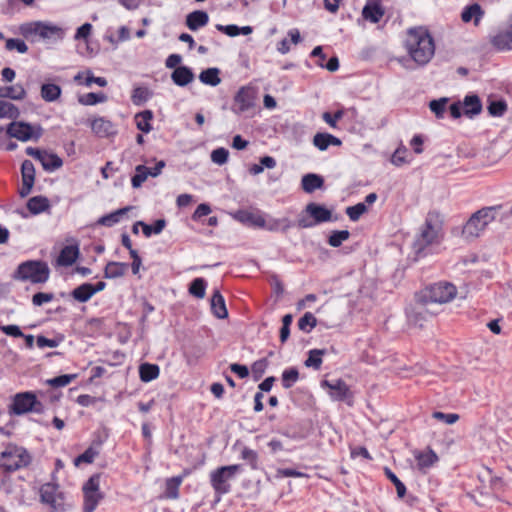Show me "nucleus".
Here are the masks:
<instances>
[{
    "mask_svg": "<svg viewBox=\"0 0 512 512\" xmlns=\"http://www.w3.org/2000/svg\"><path fill=\"white\" fill-rule=\"evenodd\" d=\"M457 295V288L450 282H438L423 289L417 296V305L408 313L412 325L420 324L417 316L429 312L433 304H446Z\"/></svg>",
    "mask_w": 512,
    "mask_h": 512,
    "instance_id": "obj_1",
    "label": "nucleus"
},
{
    "mask_svg": "<svg viewBox=\"0 0 512 512\" xmlns=\"http://www.w3.org/2000/svg\"><path fill=\"white\" fill-rule=\"evenodd\" d=\"M406 48L411 58L419 65L428 63L435 51L432 37L426 29L421 27L408 31Z\"/></svg>",
    "mask_w": 512,
    "mask_h": 512,
    "instance_id": "obj_2",
    "label": "nucleus"
},
{
    "mask_svg": "<svg viewBox=\"0 0 512 512\" xmlns=\"http://www.w3.org/2000/svg\"><path fill=\"white\" fill-rule=\"evenodd\" d=\"M501 206L483 207L474 212L461 229V237L465 241H474L479 238L487 227L496 219Z\"/></svg>",
    "mask_w": 512,
    "mask_h": 512,
    "instance_id": "obj_3",
    "label": "nucleus"
},
{
    "mask_svg": "<svg viewBox=\"0 0 512 512\" xmlns=\"http://www.w3.org/2000/svg\"><path fill=\"white\" fill-rule=\"evenodd\" d=\"M443 220L438 212H429L425 222L416 234L413 247L417 253L422 252L427 246L437 243L441 236Z\"/></svg>",
    "mask_w": 512,
    "mask_h": 512,
    "instance_id": "obj_4",
    "label": "nucleus"
},
{
    "mask_svg": "<svg viewBox=\"0 0 512 512\" xmlns=\"http://www.w3.org/2000/svg\"><path fill=\"white\" fill-rule=\"evenodd\" d=\"M20 33L26 39L35 40H59L63 38L64 31L61 27L41 21L28 22L20 26Z\"/></svg>",
    "mask_w": 512,
    "mask_h": 512,
    "instance_id": "obj_5",
    "label": "nucleus"
},
{
    "mask_svg": "<svg viewBox=\"0 0 512 512\" xmlns=\"http://www.w3.org/2000/svg\"><path fill=\"white\" fill-rule=\"evenodd\" d=\"M32 461L30 453L21 446L9 444L0 455V467L13 472L27 467Z\"/></svg>",
    "mask_w": 512,
    "mask_h": 512,
    "instance_id": "obj_6",
    "label": "nucleus"
},
{
    "mask_svg": "<svg viewBox=\"0 0 512 512\" xmlns=\"http://www.w3.org/2000/svg\"><path fill=\"white\" fill-rule=\"evenodd\" d=\"M50 270L47 263L42 261H26L18 266L15 278L32 283H45Z\"/></svg>",
    "mask_w": 512,
    "mask_h": 512,
    "instance_id": "obj_7",
    "label": "nucleus"
},
{
    "mask_svg": "<svg viewBox=\"0 0 512 512\" xmlns=\"http://www.w3.org/2000/svg\"><path fill=\"white\" fill-rule=\"evenodd\" d=\"M240 471V465L222 466L210 473V482L219 495L226 494L230 491V481Z\"/></svg>",
    "mask_w": 512,
    "mask_h": 512,
    "instance_id": "obj_8",
    "label": "nucleus"
},
{
    "mask_svg": "<svg viewBox=\"0 0 512 512\" xmlns=\"http://www.w3.org/2000/svg\"><path fill=\"white\" fill-rule=\"evenodd\" d=\"M83 512H94L104 495L100 491V475H92L83 485Z\"/></svg>",
    "mask_w": 512,
    "mask_h": 512,
    "instance_id": "obj_9",
    "label": "nucleus"
},
{
    "mask_svg": "<svg viewBox=\"0 0 512 512\" xmlns=\"http://www.w3.org/2000/svg\"><path fill=\"white\" fill-rule=\"evenodd\" d=\"M11 410L16 415H22L30 411L42 412V404L32 392H23L15 395Z\"/></svg>",
    "mask_w": 512,
    "mask_h": 512,
    "instance_id": "obj_10",
    "label": "nucleus"
},
{
    "mask_svg": "<svg viewBox=\"0 0 512 512\" xmlns=\"http://www.w3.org/2000/svg\"><path fill=\"white\" fill-rule=\"evenodd\" d=\"M42 132L40 125L33 126L24 122H12L7 127V134L20 141L37 140L42 136Z\"/></svg>",
    "mask_w": 512,
    "mask_h": 512,
    "instance_id": "obj_11",
    "label": "nucleus"
},
{
    "mask_svg": "<svg viewBox=\"0 0 512 512\" xmlns=\"http://www.w3.org/2000/svg\"><path fill=\"white\" fill-rule=\"evenodd\" d=\"M256 90L251 86L241 87L234 97L233 111L237 114L244 113L254 107Z\"/></svg>",
    "mask_w": 512,
    "mask_h": 512,
    "instance_id": "obj_12",
    "label": "nucleus"
},
{
    "mask_svg": "<svg viewBox=\"0 0 512 512\" xmlns=\"http://www.w3.org/2000/svg\"><path fill=\"white\" fill-rule=\"evenodd\" d=\"M22 187L19 190L21 197H26L32 190L35 179V168L30 160H25L21 166Z\"/></svg>",
    "mask_w": 512,
    "mask_h": 512,
    "instance_id": "obj_13",
    "label": "nucleus"
},
{
    "mask_svg": "<svg viewBox=\"0 0 512 512\" xmlns=\"http://www.w3.org/2000/svg\"><path fill=\"white\" fill-rule=\"evenodd\" d=\"M322 386L330 390V397L336 401H342L350 395L349 387L342 379L324 380L322 381Z\"/></svg>",
    "mask_w": 512,
    "mask_h": 512,
    "instance_id": "obj_14",
    "label": "nucleus"
},
{
    "mask_svg": "<svg viewBox=\"0 0 512 512\" xmlns=\"http://www.w3.org/2000/svg\"><path fill=\"white\" fill-rule=\"evenodd\" d=\"M90 127L93 133L101 138L116 134L115 125L104 117H96L90 120Z\"/></svg>",
    "mask_w": 512,
    "mask_h": 512,
    "instance_id": "obj_15",
    "label": "nucleus"
},
{
    "mask_svg": "<svg viewBox=\"0 0 512 512\" xmlns=\"http://www.w3.org/2000/svg\"><path fill=\"white\" fill-rule=\"evenodd\" d=\"M234 218L236 220H238L239 222L246 224V225H250V226H254V227H258V228L265 227V218L259 212L240 210L234 214Z\"/></svg>",
    "mask_w": 512,
    "mask_h": 512,
    "instance_id": "obj_16",
    "label": "nucleus"
},
{
    "mask_svg": "<svg viewBox=\"0 0 512 512\" xmlns=\"http://www.w3.org/2000/svg\"><path fill=\"white\" fill-rule=\"evenodd\" d=\"M305 212L312 217L314 225L330 221L332 217L330 210L316 203H309L305 208Z\"/></svg>",
    "mask_w": 512,
    "mask_h": 512,
    "instance_id": "obj_17",
    "label": "nucleus"
},
{
    "mask_svg": "<svg viewBox=\"0 0 512 512\" xmlns=\"http://www.w3.org/2000/svg\"><path fill=\"white\" fill-rule=\"evenodd\" d=\"M414 457L416 460L417 468L422 472H425L438 461V456L431 449L415 451Z\"/></svg>",
    "mask_w": 512,
    "mask_h": 512,
    "instance_id": "obj_18",
    "label": "nucleus"
},
{
    "mask_svg": "<svg viewBox=\"0 0 512 512\" xmlns=\"http://www.w3.org/2000/svg\"><path fill=\"white\" fill-rule=\"evenodd\" d=\"M208 21L209 16L207 12L202 10L193 11L186 16V25L192 31H196L199 28L204 27L207 25Z\"/></svg>",
    "mask_w": 512,
    "mask_h": 512,
    "instance_id": "obj_19",
    "label": "nucleus"
},
{
    "mask_svg": "<svg viewBox=\"0 0 512 512\" xmlns=\"http://www.w3.org/2000/svg\"><path fill=\"white\" fill-rule=\"evenodd\" d=\"M173 82L178 86H186L194 79L192 70L187 66H178L171 74Z\"/></svg>",
    "mask_w": 512,
    "mask_h": 512,
    "instance_id": "obj_20",
    "label": "nucleus"
},
{
    "mask_svg": "<svg viewBox=\"0 0 512 512\" xmlns=\"http://www.w3.org/2000/svg\"><path fill=\"white\" fill-rule=\"evenodd\" d=\"M341 140L329 133H316L313 137V145L320 151H325L330 145L340 146Z\"/></svg>",
    "mask_w": 512,
    "mask_h": 512,
    "instance_id": "obj_21",
    "label": "nucleus"
},
{
    "mask_svg": "<svg viewBox=\"0 0 512 512\" xmlns=\"http://www.w3.org/2000/svg\"><path fill=\"white\" fill-rule=\"evenodd\" d=\"M323 185V177L314 173L304 175L301 180L302 189L306 193H313L316 189H321Z\"/></svg>",
    "mask_w": 512,
    "mask_h": 512,
    "instance_id": "obj_22",
    "label": "nucleus"
},
{
    "mask_svg": "<svg viewBox=\"0 0 512 512\" xmlns=\"http://www.w3.org/2000/svg\"><path fill=\"white\" fill-rule=\"evenodd\" d=\"M384 9L377 2H368L362 11L364 19L377 23L384 15Z\"/></svg>",
    "mask_w": 512,
    "mask_h": 512,
    "instance_id": "obj_23",
    "label": "nucleus"
},
{
    "mask_svg": "<svg viewBox=\"0 0 512 512\" xmlns=\"http://www.w3.org/2000/svg\"><path fill=\"white\" fill-rule=\"evenodd\" d=\"M211 309L213 314L219 319H225L228 316L224 298L219 290H215L212 295Z\"/></svg>",
    "mask_w": 512,
    "mask_h": 512,
    "instance_id": "obj_24",
    "label": "nucleus"
},
{
    "mask_svg": "<svg viewBox=\"0 0 512 512\" xmlns=\"http://www.w3.org/2000/svg\"><path fill=\"white\" fill-rule=\"evenodd\" d=\"M79 255V250L76 246H65L58 258H57V264L60 266H71L77 259Z\"/></svg>",
    "mask_w": 512,
    "mask_h": 512,
    "instance_id": "obj_25",
    "label": "nucleus"
},
{
    "mask_svg": "<svg viewBox=\"0 0 512 512\" xmlns=\"http://www.w3.org/2000/svg\"><path fill=\"white\" fill-rule=\"evenodd\" d=\"M464 114L466 116L478 115L482 110V104L477 95H468L463 101Z\"/></svg>",
    "mask_w": 512,
    "mask_h": 512,
    "instance_id": "obj_26",
    "label": "nucleus"
},
{
    "mask_svg": "<svg viewBox=\"0 0 512 512\" xmlns=\"http://www.w3.org/2000/svg\"><path fill=\"white\" fill-rule=\"evenodd\" d=\"M128 269L126 263L121 262H109L104 269V277L108 279H114L122 277Z\"/></svg>",
    "mask_w": 512,
    "mask_h": 512,
    "instance_id": "obj_27",
    "label": "nucleus"
},
{
    "mask_svg": "<svg viewBox=\"0 0 512 512\" xmlns=\"http://www.w3.org/2000/svg\"><path fill=\"white\" fill-rule=\"evenodd\" d=\"M41 97L46 102H54L61 96L62 89L59 85L45 83L41 86Z\"/></svg>",
    "mask_w": 512,
    "mask_h": 512,
    "instance_id": "obj_28",
    "label": "nucleus"
},
{
    "mask_svg": "<svg viewBox=\"0 0 512 512\" xmlns=\"http://www.w3.org/2000/svg\"><path fill=\"white\" fill-rule=\"evenodd\" d=\"M153 113L150 110H145L135 115V122L137 128L144 132L149 133L152 130L151 120Z\"/></svg>",
    "mask_w": 512,
    "mask_h": 512,
    "instance_id": "obj_29",
    "label": "nucleus"
},
{
    "mask_svg": "<svg viewBox=\"0 0 512 512\" xmlns=\"http://www.w3.org/2000/svg\"><path fill=\"white\" fill-rule=\"evenodd\" d=\"M182 481V476L167 479L165 483V497L168 499H177L179 497V487Z\"/></svg>",
    "mask_w": 512,
    "mask_h": 512,
    "instance_id": "obj_30",
    "label": "nucleus"
},
{
    "mask_svg": "<svg viewBox=\"0 0 512 512\" xmlns=\"http://www.w3.org/2000/svg\"><path fill=\"white\" fill-rule=\"evenodd\" d=\"M159 367L156 364L144 363L139 367L140 379L143 382H150L159 376Z\"/></svg>",
    "mask_w": 512,
    "mask_h": 512,
    "instance_id": "obj_31",
    "label": "nucleus"
},
{
    "mask_svg": "<svg viewBox=\"0 0 512 512\" xmlns=\"http://www.w3.org/2000/svg\"><path fill=\"white\" fill-rule=\"evenodd\" d=\"M482 16L483 10L479 4H472L466 7L461 14L463 22H470L474 18L475 25H478Z\"/></svg>",
    "mask_w": 512,
    "mask_h": 512,
    "instance_id": "obj_32",
    "label": "nucleus"
},
{
    "mask_svg": "<svg viewBox=\"0 0 512 512\" xmlns=\"http://www.w3.org/2000/svg\"><path fill=\"white\" fill-rule=\"evenodd\" d=\"M26 92L21 85L0 87V98H11L21 100L25 97Z\"/></svg>",
    "mask_w": 512,
    "mask_h": 512,
    "instance_id": "obj_33",
    "label": "nucleus"
},
{
    "mask_svg": "<svg viewBox=\"0 0 512 512\" xmlns=\"http://www.w3.org/2000/svg\"><path fill=\"white\" fill-rule=\"evenodd\" d=\"M40 162L43 168L48 171H54L63 165V161L58 155L47 152L44 153Z\"/></svg>",
    "mask_w": 512,
    "mask_h": 512,
    "instance_id": "obj_34",
    "label": "nucleus"
},
{
    "mask_svg": "<svg viewBox=\"0 0 512 512\" xmlns=\"http://www.w3.org/2000/svg\"><path fill=\"white\" fill-rule=\"evenodd\" d=\"M49 207V201L46 197L35 196L28 200L27 208L33 214L45 211Z\"/></svg>",
    "mask_w": 512,
    "mask_h": 512,
    "instance_id": "obj_35",
    "label": "nucleus"
},
{
    "mask_svg": "<svg viewBox=\"0 0 512 512\" xmlns=\"http://www.w3.org/2000/svg\"><path fill=\"white\" fill-rule=\"evenodd\" d=\"M130 209V207H124L110 214L104 215L98 220V224L107 227L113 226L114 224L118 223L120 221V217L126 214Z\"/></svg>",
    "mask_w": 512,
    "mask_h": 512,
    "instance_id": "obj_36",
    "label": "nucleus"
},
{
    "mask_svg": "<svg viewBox=\"0 0 512 512\" xmlns=\"http://www.w3.org/2000/svg\"><path fill=\"white\" fill-rule=\"evenodd\" d=\"M199 79L206 85L217 86L221 82L219 77V69L208 68L200 73Z\"/></svg>",
    "mask_w": 512,
    "mask_h": 512,
    "instance_id": "obj_37",
    "label": "nucleus"
},
{
    "mask_svg": "<svg viewBox=\"0 0 512 512\" xmlns=\"http://www.w3.org/2000/svg\"><path fill=\"white\" fill-rule=\"evenodd\" d=\"M92 284L84 283L72 292V296L79 302H87L93 296Z\"/></svg>",
    "mask_w": 512,
    "mask_h": 512,
    "instance_id": "obj_38",
    "label": "nucleus"
},
{
    "mask_svg": "<svg viewBox=\"0 0 512 512\" xmlns=\"http://www.w3.org/2000/svg\"><path fill=\"white\" fill-rule=\"evenodd\" d=\"M326 353L324 349H313L309 351L308 358L305 360V366L313 367L318 370L322 364V356Z\"/></svg>",
    "mask_w": 512,
    "mask_h": 512,
    "instance_id": "obj_39",
    "label": "nucleus"
},
{
    "mask_svg": "<svg viewBox=\"0 0 512 512\" xmlns=\"http://www.w3.org/2000/svg\"><path fill=\"white\" fill-rule=\"evenodd\" d=\"M107 100V96L104 93H87L84 95H81L78 98V101L82 105L91 106L95 105L97 103H103Z\"/></svg>",
    "mask_w": 512,
    "mask_h": 512,
    "instance_id": "obj_40",
    "label": "nucleus"
},
{
    "mask_svg": "<svg viewBox=\"0 0 512 512\" xmlns=\"http://www.w3.org/2000/svg\"><path fill=\"white\" fill-rule=\"evenodd\" d=\"M149 168L144 165H138L135 168V175L131 179L132 186L139 188L148 178Z\"/></svg>",
    "mask_w": 512,
    "mask_h": 512,
    "instance_id": "obj_41",
    "label": "nucleus"
},
{
    "mask_svg": "<svg viewBox=\"0 0 512 512\" xmlns=\"http://www.w3.org/2000/svg\"><path fill=\"white\" fill-rule=\"evenodd\" d=\"M139 223L141 224L143 234L146 237H150L152 233L160 234L166 226V221L164 219H158L155 221L153 226H150L142 221H139Z\"/></svg>",
    "mask_w": 512,
    "mask_h": 512,
    "instance_id": "obj_42",
    "label": "nucleus"
},
{
    "mask_svg": "<svg viewBox=\"0 0 512 512\" xmlns=\"http://www.w3.org/2000/svg\"><path fill=\"white\" fill-rule=\"evenodd\" d=\"M19 115V110L15 105L10 102L0 100V119L8 118L14 119Z\"/></svg>",
    "mask_w": 512,
    "mask_h": 512,
    "instance_id": "obj_43",
    "label": "nucleus"
},
{
    "mask_svg": "<svg viewBox=\"0 0 512 512\" xmlns=\"http://www.w3.org/2000/svg\"><path fill=\"white\" fill-rule=\"evenodd\" d=\"M99 451L94 447H89L84 453L74 459V465L78 467L82 463L91 464L95 457L98 456Z\"/></svg>",
    "mask_w": 512,
    "mask_h": 512,
    "instance_id": "obj_44",
    "label": "nucleus"
},
{
    "mask_svg": "<svg viewBox=\"0 0 512 512\" xmlns=\"http://www.w3.org/2000/svg\"><path fill=\"white\" fill-rule=\"evenodd\" d=\"M317 324L316 317L310 313L306 312L298 321V327L300 330L305 332H310Z\"/></svg>",
    "mask_w": 512,
    "mask_h": 512,
    "instance_id": "obj_45",
    "label": "nucleus"
},
{
    "mask_svg": "<svg viewBox=\"0 0 512 512\" xmlns=\"http://www.w3.org/2000/svg\"><path fill=\"white\" fill-rule=\"evenodd\" d=\"M350 236L348 230H336L331 233L328 239V243L332 247H339L344 241Z\"/></svg>",
    "mask_w": 512,
    "mask_h": 512,
    "instance_id": "obj_46",
    "label": "nucleus"
},
{
    "mask_svg": "<svg viewBox=\"0 0 512 512\" xmlns=\"http://www.w3.org/2000/svg\"><path fill=\"white\" fill-rule=\"evenodd\" d=\"M291 227V221L287 218L283 219H273L270 220L268 223L265 222V227L270 231H276L281 229L282 231L286 232Z\"/></svg>",
    "mask_w": 512,
    "mask_h": 512,
    "instance_id": "obj_47",
    "label": "nucleus"
},
{
    "mask_svg": "<svg viewBox=\"0 0 512 512\" xmlns=\"http://www.w3.org/2000/svg\"><path fill=\"white\" fill-rule=\"evenodd\" d=\"M206 283L202 278H196L192 281L189 287V292L197 297L203 298L205 296Z\"/></svg>",
    "mask_w": 512,
    "mask_h": 512,
    "instance_id": "obj_48",
    "label": "nucleus"
},
{
    "mask_svg": "<svg viewBox=\"0 0 512 512\" xmlns=\"http://www.w3.org/2000/svg\"><path fill=\"white\" fill-rule=\"evenodd\" d=\"M76 377H77L76 374L60 375V376H57V377L47 380V384L50 385L51 387H55V388L65 387L68 384H70L71 381L74 380Z\"/></svg>",
    "mask_w": 512,
    "mask_h": 512,
    "instance_id": "obj_49",
    "label": "nucleus"
},
{
    "mask_svg": "<svg viewBox=\"0 0 512 512\" xmlns=\"http://www.w3.org/2000/svg\"><path fill=\"white\" fill-rule=\"evenodd\" d=\"M367 212V207L365 203H357L354 206H349L346 208V214L350 218L351 221H357L360 217Z\"/></svg>",
    "mask_w": 512,
    "mask_h": 512,
    "instance_id": "obj_50",
    "label": "nucleus"
},
{
    "mask_svg": "<svg viewBox=\"0 0 512 512\" xmlns=\"http://www.w3.org/2000/svg\"><path fill=\"white\" fill-rule=\"evenodd\" d=\"M299 372L296 368H290L282 373V384L284 388H290L298 380Z\"/></svg>",
    "mask_w": 512,
    "mask_h": 512,
    "instance_id": "obj_51",
    "label": "nucleus"
},
{
    "mask_svg": "<svg viewBox=\"0 0 512 512\" xmlns=\"http://www.w3.org/2000/svg\"><path fill=\"white\" fill-rule=\"evenodd\" d=\"M385 474L388 477V479H390L391 482L395 485L398 497L403 498L406 494L405 485L398 479V477L389 468H385Z\"/></svg>",
    "mask_w": 512,
    "mask_h": 512,
    "instance_id": "obj_52",
    "label": "nucleus"
},
{
    "mask_svg": "<svg viewBox=\"0 0 512 512\" xmlns=\"http://www.w3.org/2000/svg\"><path fill=\"white\" fill-rule=\"evenodd\" d=\"M488 112L491 116H502L507 110V104L505 101H492L487 107Z\"/></svg>",
    "mask_w": 512,
    "mask_h": 512,
    "instance_id": "obj_53",
    "label": "nucleus"
},
{
    "mask_svg": "<svg viewBox=\"0 0 512 512\" xmlns=\"http://www.w3.org/2000/svg\"><path fill=\"white\" fill-rule=\"evenodd\" d=\"M447 102H448L447 98H440L438 100H432L429 104V107H430L431 111L433 113H435V115L438 118H441V117H443V114L445 112Z\"/></svg>",
    "mask_w": 512,
    "mask_h": 512,
    "instance_id": "obj_54",
    "label": "nucleus"
},
{
    "mask_svg": "<svg viewBox=\"0 0 512 512\" xmlns=\"http://www.w3.org/2000/svg\"><path fill=\"white\" fill-rule=\"evenodd\" d=\"M6 49L9 51L17 50L19 53H26L28 51V46L23 40L10 38L6 40Z\"/></svg>",
    "mask_w": 512,
    "mask_h": 512,
    "instance_id": "obj_55",
    "label": "nucleus"
},
{
    "mask_svg": "<svg viewBox=\"0 0 512 512\" xmlns=\"http://www.w3.org/2000/svg\"><path fill=\"white\" fill-rule=\"evenodd\" d=\"M229 156V152L227 149L221 147L212 151L211 160L215 164L223 165L227 162Z\"/></svg>",
    "mask_w": 512,
    "mask_h": 512,
    "instance_id": "obj_56",
    "label": "nucleus"
},
{
    "mask_svg": "<svg viewBox=\"0 0 512 512\" xmlns=\"http://www.w3.org/2000/svg\"><path fill=\"white\" fill-rule=\"evenodd\" d=\"M432 417L434 419L442 421V422H444V423H446L448 425H452V424L456 423L459 420V415L456 414V413L446 414V413H443V412H440V411L433 412Z\"/></svg>",
    "mask_w": 512,
    "mask_h": 512,
    "instance_id": "obj_57",
    "label": "nucleus"
},
{
    "mask_svg": "<svg viewBox=\"0 0 512 512\" xmlns=\"http://www.w3.org/2000/svg\"><path fill=\"white\" fill-rule=\"evenodd\" d=\"M344 115L342 110H338L334 115H331L329 112H324L322 115L323 120L332 128L337 127V121L340 120Z\"/></svg>",
    "mask_w": 512,
    "mask_h": 512,
    "instance_id": "obj_58",
    "label": "nucleus"
},
{
    "mask_svg": "<svg viewBox=\"0 0 512 512\" xmlns=\"http://www.w3.org/2000/svg\"><path fill=\"white\" fill-rule=\"evenodd\" d=\"M241 456L244 460L248 461V463L250 464V466L253 469L257 468L258 455L254 450L249 449V448H244L242 450Z\"/></svg>",
    "mask_w": 512,
    "mask_h": 512,
    "instance_id": "obj_59",
    "label": "nucleus"
},
{
    "mask_svg": "<svg viewBox=\"0 0 512 512\" xmlns=\"http://www.w3.org/2000/svg\"><path fill=\"white\" fill-rule=\"evenodd\" d=\"M93 83L99 85L100 87H105L107 85V80L103 77H95L91 71L86 72V78L83 84L87 87H90Z\"/></svg>",
    "mask_w": 512,
    "mask_h": 512,
    "instance_id": "obj_60",
    "label": "nucleus"
},
{
    "mask_svg": "<svg viewBox=\"0 0 512 512\" xmlns=\"http://www.w3.org/2000/svg\"><path fill=\"white\" fill-rule=\"evenodd\" d=\"M53 299L52 293H43L39 292L33 295L32 297V303L35 306H41L44 303L50 302Z\"/></svg>",
    "mask_w": 512,
    "mask_h": 512,
    "instance_id": "obj_61",
    "label": "nucleus"
},
{
    "mask_svg": "<svg viewBox=\"0 0 512 512\" xmlns=\"http://www.w3.org/2000/svg\"><path fill=\"white\" fill-rule=\"evenodd\" d=\"M148 98V91L145 88H136L133 91L132 99L135 104H140Z\"/></svg>",
    "mask_w": 512,
    "mask_h": 512,
    "instance_id": "obj_62",
    "label": "nucleus"
},
{
    "mask_svg": "<svg viewBox=\"0 0 512 512\" xmlns=\"http://www.w3.org/2000/svg\"><path fill=\"white\" fill-rule=\"evenodd\" d=\"M0 330L5 333L6 335L13 336V337H22L24 334L20 330V328L17 325H6L1 326Z\"/></svg>",
    "mask_w": 512,
    "mask_h": 512,
    "instance_id": "obj_63",
    "label": "nucleus"
},
{
    "mask_svg": "<svg viewBox=\"0 0 512 512\" xmlns=\"http://www.w3.org/2000/svg\"><path fill=\"white\" fill-rule=\"evenodd\" d=\"M92 31V25L90 23H85L77 29L75 34V39H86Z\"/></svg>",
    "mask_w": 512,
    "mask_h": 512,
    "instance_id": "obj_64",
    "label": "nucleus"
}]
</instances>
